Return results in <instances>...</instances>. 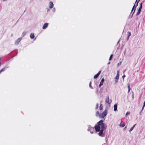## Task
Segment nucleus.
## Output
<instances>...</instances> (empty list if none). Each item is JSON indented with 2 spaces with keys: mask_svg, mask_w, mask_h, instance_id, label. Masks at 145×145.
<instances>
[{
  "mask_svg": "<svg viewBox=\"0 0 145 145\" xmlns=\"http://www.w3.org/2000/svg\"><path fill=\"white\" fill-rule=\"evenodd\" d=\"M105 138V139H106V137Z\"/></svg>",
  "mask_w": 145,
  "mask_h": 145,
  "instance_id": "nucleus-48",
  "label": "nucleus"
},
{
  "mask_svg": "<svg viewBox=\"0 0 145 145\" xmlns=\"http://www.w3.org/2000/svg\"><path fill=\"white\" fill-rule=\"evenodd\" d=\"M101 71H99V72L96 75L94 76V79H96L97 78L101 73Z\"/></svg>",
  "mask_w": 145,
  "mask_h": 145,
  "instance_id": "nucleus-10",
  "label": "nucleus"
},
{
  "mask_svg": "<svg viewBox=\"0 0 145 145\" xmlns=\"http://www.w3.org/2000/svg\"><path fill=\"white\" fill-rule=\"evenodd\" d=\"M54 4L52 2H50L49 3V7L50 8H52L53 7Z\"/></svg>",
  "mask_w": 145,
  "mask_h": 145,
  "instance_id": "nucleus-9",
  "label": "nucleus"
},
{
  "mask_svg": "<svg viewBox=\"0 0 145 145\" xmlns=\"http://www.w3.org/2000/svg\"><path fill=\"white\" fill-rule=\"evenodd\" d=\"M141 112H140V115H141Z\"/></svg>",
  "mask_w": 145,
  "mask_h": 145,
  "instance_id": "nucleus-43",
  "label": "nucleus"
},
{
  "mask_svg": "<svg viewBox=\"0 0 145 145\" xmlns=\"http://www.w3.org/2000/svg\"><path fill=\"white\" fill-rule=\"evenodd\" d=\"M104 81V79L103 78L101 80V82H103V83Z\"/></svg>",
  "mask_w": 145,
  "mask_h": 145,
  "instance_id": "nucleus-32",
  "label": "nucleus"
},
{
  "mask_svg": "<svg viewBox=\"0 0 145 145\" xmlns=\"http://www.w3.org/2000/svg\"><path fill=\"white\" fill-rule=\"evenodd\" d=\"M2 72L1 71H0V74L1 73V72Z\"/></svg>",
  "mask_w": 145,
  "mask_h": 145,
  "instance_id": "nucleus-44",
  "label": "nucleus"
},
{
  "mask_svg": "<svg viewBox=\"0 0 145 145\" xmlns=\"http://www.w3.org/2000/svg\"><path fill=\"white\" fill-rule=\"evenodd\" d=\"M135 11V9H134V11L133 12L132 14V13L131 12V13L130 14L129 16V18H131L132 17L133 15L134 14V13Z\"/></svg>",
  "mask_w": 145,
  "mask_h": 145,
  "instance_id": "nucleus-12",
  "label": "nucleus"
},
{
  "mask_svg": "<svg viewBox=\"0 0 145 145\" xmlns=\"http://www.w3.org/2000/svg\"><path fill=\"white\" fill-rule=\"evenodd\" d=\"M126 71V69H125V70H124V72H125Z\"/></svg>",
  "mask_w": 145,
  "mask_h": 145,
  "instance_id": "nucleus-41",
  "label": "nucleus"
},
{
  "mask_svg": "<svg viewBox=\"0 0 145 145\" xmlns=\"http://www.w3.org/2000/svg\"><path fill=\"white\" fill-rule=\"evenodd\" d=\"M138 2H138V1H137V3L136 4V7H135V9H136V7H137V6H138Z\"/></svg>",
  "mask_w": 145,
  "mask_h": 145,
  "instance_id": "nucleus-29",
  "label": "nucleus"
},
{
  "mask_svg": "<svg viewBox=\"0 0 145 145\" xmlns=\"http://www.w3.org/2000/svg\"><path fill=\"white\" fill-rule=\"evenodd\" d=\"M121 61H120V63H118V64H117V65L118 66H119L121 64Z\"/></svg>",
  "mask_w": 145,
  "mask_h": 145,
  "instance_id": "nucleus-28",
  "label": "nucleus"
},
{
  "mask_svg": "<svg viewBox=\"0 0 145 145\" xmlns=\"http://www.w3.org/2000/svg\"><path fill=\"white\" fill-rule=\"evenodd\" d=\"M135 5L134 4V6H133V8H135Z\"/></svg>",
  "mask_w": 145,
  "mask_h": 145,
  "instance_id": "nucleus-37",
  "label": "nucleus"
},
{
  "mask_svg": "<svg viewBox=\"0 0 145 145\" xmlns=\"http://www.w3.org/2000/svg\"><path fill=\"white\" fill-rule=\"evenodd\" d=\"M130 114V112H127L126 114V116H127L128 115Z\"/></svg>",
  "mask_w": 145,
  "mask_h": 145,
  "instance_id": "nucleus-26",
  "label": "nucleus"
},
{
  "mask_svg": "<svg viewBox=\"0 0 145 145\" xmlns=\"http://www.w3.org/2000/svg\"><path fill=\"white\" fill-rule=\"evenodd\" d=\"M110 62H108V64H110Z\"/></svg>",
  "mask_w": 145,
  "mask_h": 145,
  "instance_id": "nucleus-42",
  "label": "nucleus"
},
{
  "mask_svg": "<svg viewBox=\"0 0 145 145\" xmlns=\"http://www.w3.org/2000/svg\"><path fill=\"white\" fill-rule=\"evenodd\" d=\"M104 130H100L99 131V132L98 133V135L101 137H104L105 136V134L103 132Z\"/></svg>",
  "mask_w": 145,
  "mask_h": 145,
  "instance_id": "nucleus-4",
  "label": "nucleus"
},
{
  "mask_svg": "<svg viewBox=\"0 0 145 145\" xmlns=\"http://www.w3.org/2000/svg\"><path fill=\"white\" fill-rule=\"evenodd\" d=\"M105 101L108 104H110L111 103L112 100H109V96H107L106 97L105 100Z\"/></svg>",
  "mask_w": 145,
  "mask_h": 145,
  "instance_id": "nucleus-5",
  "label": "nucleus"
},
{
  "mask_svg": "<svg viewBox=\"0 0 145 145\" xmlns=\"http://www.w3.org/2000/svg\"><path fill=\"white\" fill-rule=\"evenodd\" d=\"M103 82H101L99 84V87H100L101 86L103 85Z\"/></svg>",
  "mask_w": 145,
  "mask_h": 145,
  "instance_id": "nucleus-25",
  "label": "nucleus"
},
{
  "mask_svg": "<svg viewBox=\"0 0 145 145\" xmlns=\"http://www.w3.org/2000/svg\"><path fill=\"white\" fill-rule=\"evenodd\" d=\"M49 11V10H47V11Z\"/></svg>",
  "mask_w": 145,
  "mask_h": 145,
  "instance_id": "nucleus-47",
  "label": "nucleus"
},
{
  "mask_svg": "<svg viewBox=\"0 0 145 145\" xmlns=\"http://www.w3.org/2000/svg\"><path fill=\"white\" fill-rule=\"evenodd\" d=\"M120 40H119L118 41V43H117V44H118L119 42H120Z\"/></svg>",
  "mask_w": 145,
  "mask_h": 145,
  "instance_id": "nucleus-39",
  "label": "nucleus"
},
{
  "mask_svg": "<svg viewBox=\"0 0 145 145\" xmlns=\"http://www.w3.org/2000/svg\"><path fill=\"white\" fill-rule=\"evenodd\" d=\"M130 84H129L128 85V89H131L130 88Z\"/></svg>",
  "mask_w": 145,
  "mask_h": 145,
  "instance_id": "nucleus-31",
  "label": "nucleus"
},
{
  "mask_svg": "<svg viewBox=\"0 0 145 145\" xmlns=\"http://www.w3.org/2000/svg\"><path fill=\"white\" fill-rule=\"evenodd\" d=\"M91 82H90L89 83V87L91 88L92 89H93V87L91 86Z\"/></svg>",
  "mask_w": 145,
  "mask_h": 145,
  "instance_id": "nucleus-21",
  "label": "nucleus"
},
{
  "mask_svg": "<svg viewBox=\"0 0 145 145\" xmlns=\"http://www.w3.org/2000/svg\"><path fill=\"white\" fill-rule=\"evenodd\" d=\"M98 107H99V105L98 104H97V105H96L95 109H97L98 108Z\"/></svg>",
  "mask_w": 145,
  "mask_h": 145,
  "instance_id": "nucleus-27",
  "label": "nucleus"
},
{
  "mask_svg": "<svg viewBox=\"0 0 145 145\" xmlns=\"http://www.w3.org/2000/svg\"><path fill=\"white\" fill-rule=\"evenodd\" d=\"M1 57H0V67L1 65Z\"/></svg>",
  "mask_w": 145,
  "mask_h": 145,
  "instance_id": "nucleus-33",
  "label": "nucleus"
},
{
  "mask_svg": "<svg viewBox=\"0 0 145 145\" xmlns=\"http://www.w3.org/2000/svg\"><path fill=\"white\" fill-rule=\"evenodd\" d=\"M137 0H136V1H135V3H136L137 2Z\"/></svg>",
  "mask_w": 145,
  "mask_h": 145,
  "instance_id": "nucleus-45",
  "label": "nucleus"
},
{
  "mask_svg": "<svg viewBox=\"0 0 145 145\" xmlns=\"http://www.w3.org/2000/svg\"><path fill=\"white\" fill-rule=\"evenodd\" d=\"M125 125V123L124 122H123V121H122L120 123V126L123 127H124Z\"/></svg>",
  "mask_w": 145,
  "mask_h": 145,
  "instance_id": "nucleus-11",
  "label": "nucleus"
},
{
  "mask_svg": "<svg viewBox=\"0 0 145 145\" xmlns=\"http://www.w3.org/2000/svg\"><path fill=\"white\" fill-rule=\"evenodd\" d=\"M114 110L116 111L117 110V104H115L114 105Z\"/></svg>",
  "mask_w": 145,
  "mask_h": 145,
  "instance_id": "nucleus-13",
  "label": "nucleus"
},
{
  "mask_svg": "<svg viewBox=\"0 0 145 145\" xmlns=\"http://www.w3.org/2000/svg\"><path fill=\"white\" fill-rule=\"evenodd\" d=\"M113 56V55L112 54H111L110 55V57L109 59V60L110 61L112 60V57Z\"/></svg>",
  "mask_w": 145,
  "mask_h": 145,
  "instance_id": "nucleus-22",
  "label": "nucleus"
},
{
  "mask_svg": "<svg viewBox=\"0 0 145 145\" xmlns=\"http://www.w3.org/2000/svg\"><path fill=\"white\" fill-rule=\"evenodd\" d=\"M94 127H92L90 125H89L88 126V128L87 130L88 131H90V133L92 134L93 133V132L94 131Z\"/></svg>",
  "mask_w": 145,
  "mask_h": 145,
  "instance_id": "nucleus-3",
  "label": "nucleus"
},
{
  "mask_svg": "<svg viewBox=\"0 0 145 145\" xmlns=\"http://www.w3.org/2000/svg\"><path fill=\"white\" fill-rule=\"evenodd\" d=\"M142 7V3H141L140 4V7L139 8H140L141 9Z\"/></svg>",
  "mask_w": 145,
  "mask_h": 145,
  "instance_id": "nucleus-23",
  "label": "nucleus"
},
{
  "mask_svg": "<svg viewBox=\"0 0 145 145\" xmlns=\"http://www.w3.org/2000/svg\"><path fill=\"white\" fill-rule=\"evenodd\" d=\"M134 8H132V10H131V13H132V12H133V10H134Z\"/></svg>",
  "mask_w": 145,
  "mask_h": 145,
  "instance_id": "nucleus-34",
  "label": "nucleus"
},
{
  "mask_svg": "<svg viewBox=\"0 0 145 145\" xmlns=\"http://www.w3.org/2000/svg\"><path fill=\"white\" fill-rule=\"evenodd\" d=\"M30 37L31 39H33L35 37V35L33 33H31L30 35Z\"/></svg>",
  "mask_w": 145,
  "mask_h": 145,
  "instance_id": "nucleus-15",
  "label": "nucleus"
},
{
  "mask_svg": "<svg viewBox=\"0 0 145 145\" xmlns=\"http://www.w3.org/2000/svg\"><path fill=\"white\" fill-rule=\"evenodd\" d=\"M48 23H45L44 24V25L42 27V28L44 29H46V28L48 27Z\"/></svg>",
  "mask_w": 145,
  "mask_h": 145,
  "instance_id": "nucleus-7",
  "label": "nucleus"
},
{
  "mask_svg": "<svg viewBox=\"0 0 145 145\" xmlns=\"http://www.w3.org/2000/svg\"><path fill=\"white\" fill-rule=\"evenodd\" d=\"M120 72L119 71H117L116 76L115 77V82L117 83L118 81L119 77Z\"/></svg>",
  "mask_w": 145,
  "mask_h": 145,
  "instance_id": "nucleus-6",
  "label": "nucleus"
},
{
  "mask_svg": "<svg viewBox=\"0 0 145 145\" xmlns=\"http://www.w3.org/2000/svg\"><path fill=\"white\" fill-rule=\"evenodd\" d=\"M140 0H138V2H139V1H140Z\"/></svg>",
  "mask_w": 145,
  "mask_h": 145,
  "instance_id": "nucleus-46",
  "label": "nucleus"
},
{
  "mask_svg": "<svg viewBox=\"0 0 145 145\" xmlns=\"http://www.w3.org/2000/svg\"><path fill=\"white\" fill-rule=\"evenodd\" d=\"M22 39V38H19L16 40V41L15 42V44L16 45H18L19 43L21 41Z\"/></svg>",
  "mask_w": 145,
  "mask_h": 145,
  "instance_id": "nucleus-8",
  "label": "nucleus"
},
{
  "mask_svg": "<svg viewBox=\"0 0 145 145\" xmlns=\"http://www.w3.org/2000/svg\"><path fill=\"white\" fill-rule=\"evenodd\" d=\"M125 77V75H124L122 76V78L123 79Z\"/></svg>",
  "mask_w": 145,
  "mask_h": 145,
  "instance_id": "nucleus-35",
  "label": "nucleus"
},
{
  "mask_svg": "<svg viewBox=\"0 0 145 145\" xmlns=\"http://www.w3.org/2000/svg\"><path fill=\"white\" fill-rule=\"evenodd\" d=\"M136 125V124L134 125L131 128L130 130H129V132H131L133 130Z\"/></svg>",
  "mask_w": 145,
  "mask_h": 145,
  "instance_id": "nucleus-16",
  "label": "nucleus"
},
{
  "mask_svg": "<svg viewBox=\"0 0 145 145\" xmlns=\"http://www.w3.org/2000/svg\"><path fill=\"white\" fill-rule=\"evenodd\" d=\"M127 33L128 34V35L127 38V40H128L129 37L131 35V33L130 32L128 31Z\"/></svg>",
  "mask_w": 145,
  "mask_h": 145,
  "instance_id": "nucleus-18",
  "label": "nucleus"
},
{
  "mask_svg": "<svg viewBox=\"0 0 145 145\" xmlns=\"http://www.w3.org/2000/svg\"><path fill=\"white\" fill-rule=\"evenodd\" d=\"M127 126L125 127L124 128V130H125L126 129H127Z\"/></svg>",
  "mask_w": 145,
  "mask_h": 145,
  "instance_id": "nucleus-38",
  "label": "nucleus"
},
{
  "mask_svg": "<svg viewBox=\"0 0 145 145\" xmlns=\"http://www.w3.org/2000/svg\"><path fill=\"white\" fill-rule=\"evenodd\" d=\"M108 113L107 109H106L102 113L100 114V118H104L107 114Z\"/></svg>",
  "mask_w": 145,
  "mask_h": 145,
  "instance_id": "nucleus-2",
  "label": "nucleus"
},
{
  "mask_svg": "<svg viewBox=\"0 0 145 145\" xmlns=\"http://www.w3.org/2000/svg\"><path fill=\"white\" fill-rule=\"evenodd\" d=\"M106 128V125L103 123V121L102 120H100L94 126L95 129L97 132H99L100 129L104 130Z\"/></svg>",
  "mask_w": 145,
  "mask_h": 145,
  "instance_id": "nucleus-1",
  "label": "nucleus"
},
{
  "mask_svg": "<svg viewBox=\"0 0 145 145\" xmlns=\"http://www.w3.org/2000/svg\"><path fill=\"white\" fill-rule=\"evenodd\" d=\"M100 114H99V111H97L96 112V116H99V117L100 118Z\"/></svg>",
  "mask_w": 145,
  "mask_h": 145,
  "instance_id": "nucleus-19",
  "label": "nucleus"
},
{
  "mask_svg": "<svg viewBox=\"0 0 145 145\" xmlns=\"http://www.w3.org/2000/svg\"><path fill=\"white\" fill-rule=\"evenodd\" d=\"M26 34V32H24L22 33V37H24L25 35Z\"/></svg>",
  "mask_w": 145,
  "mask_h": 145,
  "instance_id": "nucleus-24",
  "label": "nucleus"
},
{
  "mask_svg": "<svg viewBox=\"0 0 145 145\" xmlns=\"http://www.w3.org/2000/svg\"><path fill=\"white\" fill-rule=\"evenodd\" d=\"M103 106H102V104H101L100 105V106H99V110H102V109H103Z\"/></svg>",
  "mask_w": 145,
  "mask_h": 145,
  "instance_id": "nucleus-20",
  "label": "nucleus"
},
{
  "mask_svg": "<svg viewBox=\"0 0 145 145\" xmlns=\"http://www.w3.org/2000/svg\"><path fill=\"white\" fill-rule=\"evenodd\" d=\"M130 90H131V89H128V93H129V92H130Z\"/></svg>",
  "mask_w": 145,
  "mask_h": 145,
  "instance_id": "nucleus-36",
  "label": "nucleus"
},
{
  "mask_svg": "<svg viewBox=\"0 0 145 145\" xmlns=\"http://www.w3.org/2000/svg\"><path fill=\"white\" fill-rule=\"evenodd\" d=\"M52 11L53 12H55L56 11V9L55 8H53V9H52Z\"/></svg>",
  "mask_w": 145,
  "mask_h": 145,
  "instance_id": "nucleus-30",
  "label": "nucleus"
},
{
  "mask_svg": "<svg viewBox=\"0 0 145 145\" xmlns=\"http://www.w3.org/2000/svg\"><path fill=\"white\" fill-rule=\"evenodd\" d=\"M8 68V67H4L3 69H2L1 70V71L2 72H3V71H4L6 70V69H7V68Z\"/></svg>",
  "mask_w": 145,
  "mask_h": 145,
  "instance_id": "nucleus-17",
  "label": "nucleus"
},
{
  "mask_svg": "<svg viewBox=\"0 0 145 145\" xmlns=\"http://www.w3.org/2000/svg\"><path fill=\"white\" fill-rule=\"evenodd\" d=\"M96 93L97 94H98V91H96Z\"/></svg>",
  "mask_w": 145,
  "mask_h": 145,
  "instance_id": "nucleus-40",
  "label": "nucleus"
},
{
  "mask_svg": "<svg viewBox=\"0 0 145 145\" xmlns=\"http://www.w3.org/2000/svg\"><path fill=\"white\" fill-rule=\"evenodd\" d=\"M141 9L140 8L138 9V11L137 12L136 14L137 16H138L139 14H140V13L141 12Z\"/></svg>",
  "mask_w": 145,
  "mask_h": 145,
  "instance_id": "nucleus-14",
  "label": "nucleus"
}]
</instances>
